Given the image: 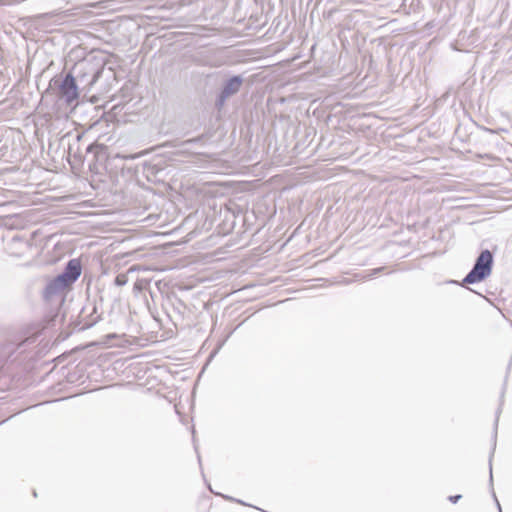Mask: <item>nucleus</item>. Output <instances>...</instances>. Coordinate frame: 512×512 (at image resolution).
Segmentation results:
<instances>
[{"mask_svg": "<svg viewBox=\"0 0 512 512\" xmlns=\"http://www.w3.org/2000/svg\"><path fill=\"white\" fill-rule=\"evenodd\" d=\"M106 57L89 53L75 63L71 73L83 90H90L105 71Z\"/></svg>", "mask_w": 512, "mask_h": 512, "instance_id": "1", "label": "nucleus"}, {"mask_svg": "<svg viewBox=\"0 0 512 512\" xmlns=\"http://www.w3.org/2000/svg\"><path fill=\"white\" fill-rule=\"evenodd\" d=\"M494 257L490 250L480 252L470 272L464 277L461 285L474 284L485 280L491 275Z\"/></svg>", "mask_w": 512, "mask_h": 512, "instance_id": "2", "label": "nucleus"}, {"mask_svg": "<svg viewBox=\"0 0 512 512\" xmlns=\"http://www.w3.org/2000/svg\"><path fill=\"white\" fill-rule=\"evenodd\" d=\"M78 85L71 72L66 74L58 86V97L68 105L72 104L79 97Z\"/></svg>", "mask_w": 512, "mask_h": 512, "instance_id": "3", "label": "nucleus"}, {"mask_svg": "<svg viewBox=\"0 0 512 512\" xmlns=\"http://www.w3.org/2000/svg\"><path fill=\"white\" fill-rule=\"evenodd\" d=\"M243 84V78L240 75H234L226 80L222 86V89L216 99L215 105L218 109H221L226 101L233 95L239 92Z\"/></svg>", "mask_w": 512, "mask_h": 512, "instance_id": "4", "label": "nucleus"}, {"mask_svg": "<svg viewBox=\"0 0 512 512\" xmlns=\"http://www.w3.org/2000/svg\"><path fill=\"white\" fill-rule=\"evenodd\" d=\"M68 286L58 276L50 280L43 291V298L49 303L60 304L64 301L65 292Z\"/></svg>", "mask_w": 512, "mask_h": 512, "instance_id": "5", "label": "nucleus"}, {"mask_svg": "<svg viewBox=\"0 0 512 512\" xmlns=\"http://www.w3.org/2000/svg\"><path fill=\"white\" fill-rule=\"evenodd\" d=\"M81 275V263L78 259H71L66 264L64 271L57 275L58 281H62L70 287Z\"/></svg>", "mask_w": 512, "mask_h": 512, "instance_id": "6", "label": "nucleus"}, {"mask_svg": "<svg viewBox=\"0 0 512 512\" xmlns=\"http://www.w3.org/2000/svg\"><path fill=\"white\" fill-rule=\"evenodd\" d=\"M32 249V244L19 236H14L6 245L9 255L21 258L26 256Z\"/></svg>", "mask_w": 512, "mask_h": 512, "instance_id": "7", "label": "nucleus"}, {"mask_svg": "<svg viewBox=\"0 0 512 512\" xmlns=\"http://www.w3.org/2000/svg\"><path fill=\"white\" fill-rule=\"evenodd\" d=\"M36 341V337L35 336H32V337H27L25 340H23L22 342L20 343H7L5 344L2 349H1V352H0V360H5V359H8L12 353H14V351L16 349H18L19 347L21 346H24L26 344H32Z\"/></svg>", "mask_w": 512, "mask_h": 512, "instance_id": "8", "label": "nucleus"}, {"mask_svg": "<svg viewBox=\"0 0 512 512\" xmlns=\"http://www.w3.org/2000/svg\"><path fill=\"white\" fill-rule=\"evenodd\" d=\"M86 309L84 308L81 312V318L83 321L84 328H90L95 325L100 319V315L97 314V307L95 305L91 306V311L86 314Z\"/></svg>", "mask_w": 512, "mask_h": 512, "instance_id": "9", "label": "nucleus"}, {"mask_svg": "<svg viewBox=\"0 0 512 512\" xmlns=\"http://www.w3.org/2000/svg\"><path fill=\"white\" fill-rule=\"evenodd\" d=\"M204 138V135H201V136H198V137H195V138H191V139H188V140H185L181 143V147L185 148L187 146H190L192 144H195V143H199L203 140Z\"/></svg>", "mask_w": 512, "mask_h": 512, "instance_id": "10", "label": "nucleus"}, {"mask_svg": "<svg viewBox=\"0 0 512 512\" xmlns=\"http://www.w3.org/2000/svg\"><path fill=\"white\" fill-rule=\"evenodd\" d=\"M383 269H384L383 267L373 269V270H371V272H370V273H368V274H366V275H361L359 279H361V280L371 279L374 275L378 274V273H379V272H381Z\"/></svg>", "mask_w": 512, "mask_h": 512, "instance_id": "11", "label": "nucleus"}, {"mask_svg": "<svg viewBox=\"0 0 512 512\" xmlns=\"http://www.w3.org/2000/svg\"><path fill=\"white\" fill-rule=\"evenodd\" d=\"M461 498H462V496L460 494H458V495L449 496L448 499L452 503H457Z\"/></svg>", "mask_w": 512, "mask_h": 512, "instance_id": "12", "label": "nucleus"}, {"mask_svg": "<svg viewBox=\"0 0 512 512\" xmlns=\"http://www.w3.org/2000/svg\"><path fill=\"white\" fill-rule=\"evenodd\" d=\"M116 283H117L118 285H122V284H124V281H121V280H120V278H119V277H117V278H116Z\"/></svg>", "mask_w": 512, "mask_h": 512, "instance_id": "13", "label": "nucleus"}, {"mask_svg": "<svg viewBox=\"0 0 512 512\" xmlns=\"http://www.w3.org/2000/svg\"><path fill=\"white\" fill-rule=\"evenodd\" d=\"M115 337H116V335H115V334H109V335H107V339H111V338H115Z\"/></svg>", "mask_w": 512, "mask_h": 512, "instance_id": "14", "label": "nucleus"}, {"mask_svg": "<svg viewBox=\"0 0 512 512\" xmlns=\"http://www.w3.org/2000/svg\"><path fill=\"white\" fill-rule=\"evenodd\" d=\"M494 498H495V500H496V502H497V506H498V508H499V511L501 512L500 503L498 502V500H497V498H496V496H495V495H494Z\"/></svg>", "mask_w": 512, "mask_h": 512, "instance_id": "15", "label": "nucleus"}, {"mask_svg": "<svg viewBox=\"0 0 512 512\" xmlns=\"http://www.w3.org/2000/svg\"><path fill=\"white\" fill-rule=\"evenodd\" d=\"M493 475H492V466L490 465V480L492 481Z\"/></svg>", "mask_w": 512, "mask_h": 512, "instance_id": "16", "label": "nucleus"}, {"mask_svg": "<svg viewBox=\"0 0 512 512\" xmlns=\"http://www.w3.org/2000/svg\"><path fill=\"white\" fill-rule=\"evenodd\" d=\"M108 71L110 75H113V70L111 68H109Z\"/></svg>", "mask_w": 512, "mask_h": 512, "instance_id": "17", "label": "nucleus"}]
</instances>
